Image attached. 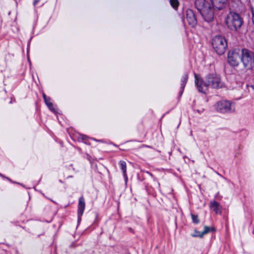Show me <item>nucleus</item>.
Here are the masks:
<instances>
[{
    "mask_svg": "<svg viewBox=\"0 0 254 254\" xmlns=\"http://www.w3.org/2000/svg\"><path fill=\"white\" fill-rule=\"evenodd\" d=\"M170 3L171 6L175 9L178 8L179 5V2L178 0H170Z\"/></svg>",
    "mask_w": 254,
    "mask_h": 254,
    "instance_id": "nucleus-14",
    "label": "nucleus"
},
{
    "mask_svg": "<svg viewBox=\"0 0 254 254\" xmlns=\"http://www.w3.org/2000/svg\"><path fill=\"white\" fill-rule=\"evenodd\" d=\"M209 207L217 214L221 212V207L218 202L211 201L210 203Z\"/></svg>",
    "mask_w": 254,
    "mask_h": 254,
    "instance_id": "nucleus-9",
    "label": "nucleus"
},
{
    "mask_svg": "<svg viewBox=\"0 0 254 254\" xmlns=\"http://www.w3.org/2000/svg\"><path fill=\"white\" fill-rule=\"evenodd\" d=\"M213 48L218 55L223 54L227 47V43L225 38L221 36H216L212 39Z\"/></svg>",
    "mask_w": 254,
    "mask_h": 254,
    "instance_id": "nucleus-5",
    "label": "nucleus"
},
{
    "mask_svg": "<svg viewBox=\"0 0 254 254\" xmlns=\"http://www.w3.org/2000/svg\"><path fill=\"white\" fill-rule=\"evenodd\" d=\"M191 217H192V221L194 223H198L199 222V220L198 219L197 216L192 214Z\"/></svg>",
    "mask_w": 254,
    "mask_h": 254,
    "instance_id": "nucleus-16",
    "label": "nucleus"
},
{
    "mask_svg": "<svg viewBox=\"0 0 254 254\" xmlns=\"http://www.w3.org/2000/svg\"><path fill=\"white\" fill-rule=\"evenodd\" d=\"M85 208V202L83 197H80L78 203V214L82 215Z\"/></svg>",
    "mask_w": 254,
    "mask_h": 254,
    "instance_id": "nucleus-10",
    "label": "nucleus"
},
{
    "mask_svg": "<svg viewBox=\"0 0 254 254\" xmlns=\"http://www.w3.org/2000/svg\"><path fill=\"white\" fill-rule=\"evenodd\" d=\"M188 80V76L187 75H185L183 76L182 79V86H184L186 84V83Z\"/></svg>",
    "mask_w": 254,
    "mask_h": 254,
    "instance_id": "nucleus-15",
    "label": "nucleus"
},
{
    "mask_svg": "<svg viewBox=\"0 0 254 254\" xmlns=\"http://www.w3.org/2000/svg\"><path fill=\"white\" fill-rule=\"evenodd\" d=\"M43 98L44 99V101L48 107V108L52 111L54 112L55 111V109L54 107V105L51 102V99L49 97H46V96L45 94H43Z\"/></svg>",
    "mask_w": 254,
    "mask_h": 254,
    "instance_id": "nucleus-12",
    "label": "nucleus"
},
{
    "mask_svg": "<svg viewBox=\"0 0 254 254\" xmlns=\"http://www.w3.org/2000/svg\"><path fill=\"white\" fill-rule=\"evenodd\" d=\"M195 85L198 90L202 93H206L209 87L213 88H220L224 86L219 75L211 74L207 76L205 80H202L195 75Z\"/></svg>",
    "mask_w": 254,
    "mask_h": 254,
    "instance_id": "nucleus-2",
    "label": "nucleus"
},
{
    "mask_svg": "<svg viewBox=\"0 0 254 254\" xmlns=\"http://www.w3.org/2000/svg\"><path fill=\"white\" fill-rule=\"evenodd\" d=\"M252 14H253L252 20H253V22H254V11L253 10H252Z\"/></svg>",
    "mask_w": 254,
    "mask_h": 254,
    "instance_id": "nucleus-17",
    "label": "nucleus"
},
{
    "mask_svg": "<svg viewBox=\"0 0 254 254\" xmlns=\"http://www.w3.org/2000/svg\"><path fill=\"white\" fill-rule=\"evenodd\" d=\"M211 230H212V229L210 227H206L205 226L204 227V230L203 232H198L197 234L195 235V236L199 237H202L203 236L208 232H210Z\"/></svg>",
    "mask_w": 254,
    "mask_h": 254,
    "instance_id": "nucleus-13",
    "label": "nucleus"
},
{
    "mask_svg": "<svg viewBox=\"0 0 254 254\" xmlns=\"http://www.w3.org/2000/svg\"><path fill=\"white\" fill-rule=\"evenodd\" d=\"M252 88L254 90V86H252Z\"/></svg>",
    "mask_w": 254,
    "mask_h": 254,
    "instance_id": "nucleus-19",
    "label": "nucleus"
},
{
    "mask_svg": "<svg viewBox=\"0 0 254 254\" xmlns=\"http://www.w3.org/2000/svg\"><path fill=\"white\" fill-rule=\"evenodd\" d=\"M119 166L122 171L123 176L126 180H127V165L126 163L124 161H120L119 163Z\"/></svg>",
    "mask_w": 254,
    "mask_h": 254,
    "instance_id": "nucleus-11",
    "label": "nucleus"
},
{
    "mask_svg": "<svg viewBox=\"0 0 254 254\" xmlns=\"http://www.w3.org/2000/svg\"><path fill=\"white\" fill-rule=\"evenodd\" d=\"M215 108L218 111L224 113L234 110L232 109L231 103L225 100L217 102L215 105Z\"/></svg>",
    "mask_w": 254,
    "mask_h": 254,
    "instance_id": "nucleus-7",
    "label": "nucleus"
},
{
    "mask_svg": "<svg viewBox=\"0 0 254 254\" xmlns=\"http://www.w3.org/2000/svg\"><path fill=\"white\" fill-rule=\"evenodd\" d=\"M241 62L246 70L252 69L254 67V54L251 51L244 49L241 52Z\"/></svg>",
    "mask_w": 254,
    "mask_h": 254,
    "instance_id": "nucleus-4",
    "label": "nucleus"
},
{
    "mask_svg": "<svg viewBox=\"0 0 254 254\" xmlns=\"http://www.w3.org/2000/svg\"><path fill=\"white\" fill-rule=\"evenodd\" d=\"M241 51L235 50L230 51L228 54V62L233 66H237L239 65L240 60L241 59Z\"/></svg>",
    "mask_w": 254,
    "mask_h": 254,
    "instance_id": "nucleus-6",
    "label": "nucleus"
},
{
    "mask_svg": "<svg viewBox=\"0 0 254 254\" xmlns=\"http://www.w3.org/2000/svg\"><path fill=\"white\" fill-rule=\"evenodd\" d=\"M225 23L229 29L236 31L242 26L243 19L238 13L231 11L226 16Z\"/></svg>",
    "mask_w": 254,
    "mask_h": 254,
    "instance_id": "nucleus-3",
    "label": "nucleus"
},
{
    "mask_svg": "<svg viewBox=\"0 0 254 254\" xmlns=\"http://www.w3.org/2000/svg\"><path fill=\"white\" fill-rule=\"evenodd\" d=\"M227 1V0H210V3L205 0H196L195 5L204 19L210 22L214 18V11L223 9Z\"/></svg>",
    "mask_w": 254,
    "mask_h": 254,
    "instance_id": "nucleus-1",
    "label": "nucleus"
},
{
    "mask_svg": "<svg viewBox=\"0 0 254 254\" xmlns=\"http://www.w3.org/2000/svg\"><path fill=\"white\" fill-rule=\"evenodd\" d=\"M186 19L189 25L194 26L196 23V19L193 11L187 9L186 11Z\"/></svg>",
    "mask_w": 254,
    "mask_h": 254,
    "instance_id": "nucleus-8",
    "label": "nucleus"
},
{
    "mask_svg": "<svg viewBox=\"0 0 254 254\" xmlns=\"http://www.w3.org/2000/svg\"><path fill=\"white\" fill-rule=\"evenodd\" d=\"M39 1L40 0H34L33 2L34 4L36 5Z\"/></svg>",
    "mask_w": 254,
    "mask_h": 254,
    "instance_id": "nucleus-18",
    "label": "nucleus"
}]
</instances>
